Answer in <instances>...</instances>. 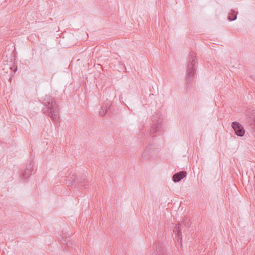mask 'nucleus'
<instances>
[{"mask_svg": "<svg viewBox=\"0 0 255 255\" xmlns=\"http://www.w3.org/2000/svg\"><path fill=\"white\" fill-rule=\"evenodd\" d=\"M33 169V165L32 164L31 161H30V163L26 166V169L22 173V178L27 179L32 174Z\"/></svg>", "mask_w": 255, "mask_h": 255, "instance_id": "0eeeda50", "label": "nucleus"}, {"mask_svg": "<svg viewBox=\"0 0 255 255\" xmlns=\"http://www.w3.org/2000/svg\"><path fill=\"white\" fill-rule=\"evenodd\" d=\"M111 106V104L110 102L107 103L105 104V105L103 106L99 111V114L100 116H104L106 114L108 110L110 108Z\"/></svg>", "mask_w": 255, "mask_h": 255, "instance_id": "1a4fd4ad", "label": "nucleus"}, {"mask_svg": "<svg viewBox=\"0 0 255 255\" xmlns=\"http://www.w3.org/2000/svg\"><path fill=\"white\" fill-rule=\"evenodd\" d=\"M86 182L85 181H84V180L83 181L81 182V184H82V186L83 185V186H86Z\"/></svg>", "mask_w": 255, "mask_h": 255, "instance_id": "4468645a", "label": "nucleus"}, {"mask_svg": "<svg viewBox=\"0 0 255 255\" xmlns=\"http://www.w3.org/2000/svg\"><path fill=\"white\" fill-rule=\"evenodd\" d=\"M237 12L234 10H231V12L229 13L228 18L230 21L235 20L237 18Z\"/></svg>", "mask_w": 255, "mask_h": 255, "instance_id": "9d476101", "label": "nucleus"}, {"mask_svg": "<svg viewBox=\"0 0 255 255\" xmlns=\"http://www.w3.org/2000/svg\"><path fill=\"white\" fill-rule=\"evenodd\" d=\"M150 150H151V149L149 147H146L144 149V151L143 152V153L141 154L142 159H145L147 158V157H148V155L150 152Z\"/></svg>", "mask_w": 255, "mask_h": 255, "instance_id": "9b49d317", "label": "nucleus"}, {"mask_svg": "<svg viewBox=\"0 0 255 255\" xmlns=\"http://www.w3.org/2000/svg\"><path fill=\"white\" fill-rule=\"evenodd\" d=\"M190 224L189 225V220L187 219H184L183 221L181 223H179L178 225H176L173 229V232L175 233V235H177L179 239H177L178 242H181L182 240V235H181V231L182 230L184 231V228L189 227Z\"/></svg>", "mask_w": 255, "mask_h": 255, "instance_id": "f03ea898", "label": "nucleus"}, {"mask_svg": "<svg viewBox=\"0 0 255 255\" xmlns=\"http://www.w3.org/2000/svg\"><path fill=\"white\" fill-rule=\"evenodd\" d=\"M153 249L154 251L153 253V255H166L165 253L164 248L162 243H156L154 245Z\"/></svg>", "mask_w": 255, "mask_h": 255, "instance_id": "20e7f679", "label": "nucleus"}, {"mask_svg": "<svg viewBox=\"0 0 255 255\" xmlns=\"http://www.w3.org/2000/svg\"><path fill=\"white\" fill-rule=\"evenodd\" d=\"M232 127L236 134L239 136H243L245 134V130L243 126L237 122L232 123Z\"/></svg>", "mask_w": 255, "mask_h": 255, "instance_id": "7ed1b4c3", "label": "nucleus"}, {"mask_svg": "<svg viewBox=\"0 0 255 255\" xmlns=\"http://www.w3.org/2000/svg\"><path fill=\"white\" fill-rule=\"evenodd\" d=\"M191 82V63L189 61L188 63L187 67V76L186 79V84L187 85V89H190V83Z\"/></svg>", "mask_w": 255, "mask_h": 255, "instance_id": "39448f33", "label": "nucleus"}, {"mask_svg": "<svg viewBox=\"0 0 255 255\" xmlns=\"http://www.w3.org/2000/svg\"><path fill=\"white\" fill-rule=\"evenodd\" d=\"M187 175V172L185 171H181L175 173L172 176V180L174 182H179Z\"/></svg>", "mask_w": 255, "mask_h": 255, "instance_id": "423d86ee", "label": "nucleus"}, {"mask_svg": "<svg viewBox=\"0 0 255 255\" xmlns=\"http://www.w3.org/2000/svg\"><path fill=\"white\" fill-rule=\"evenodd\" d=\"M161 127V122L159 120H156L155 123L151 127L150 129V134L153 135L157 132L159 128Z\"/></svg>", "mask_w": 255, "mask_h": 255, "instance_id": "6e6552de", "label": "nucleus"}, {"mask_svg": "<svg viewBox=\"0 0 255 255\" xmlns=\"http://www.w3.org/2000/svg\"><path fill=\"white\" fill-rule=\"evenodd\" d=\"M67 246H68V247H70V245H69V244H68V243H67Z\"/></svg>", "mask_w": 255, "mask_h": 255, "instance_id": "2eb2a0df", "label": "nucleus"}, {"mask_svg": "<svg viewBox=\"0 0 255 255\" xmlns=\"http://www.w3.org/2000/svg\"><path fill=\"white\" fill-rule=\"evenodd\" d=\"M190 56H191L190 53H189V58H190Z\"/></svg>", "mask_w": 255, "mask_h": 255, "instance_id": "dca6fc26", "label": "nucleus"}, {"mask_svg": "<svg viewBox=\"0 0 255 255\" xmlns=\"http://www.w3.org/2000/svg\"><path fill=\"white\" fill-rule=\"evenodd\" d=\"M77 181H78V179H77V180L76 179V180H75V182H77Z\"/></svg>", "mask_w": 255, "mask_h": 255, "instance_id": "f3484780", "label": "nucleus"}, {"mask_svg": "<svg viewBox=\"0 0 255 255\" xmlns=\"http://www.w3.org/2000/svg\"><path fill=\"white\" fill-rule=\"evenodd\" d=\"M42 103L45 106L42 109L43 113L48 116L53 123L59 124L60 110L55 99L51 96L46 95L43 98Z\"/></svg>", "mask_w": 255, "mask_h": 255, "instance_id": "f257e3e1", "label": "nucleus"}, {"mask_svg": "<svg viewBox=\"0 0 255 255\" xmlns=\"http://www.w3.org/2000/svg\"><path fill=\"white\" fill-rule=\"evenodd\" d=\"M76 177L74 175H72L69 179L67 181L66 184H67L69 186H72L73 185V183L75 182Z\"/></svg>", "mask_w": 255, "mask_h": 255, "instance_id": "f8f14e48", "label": "nucleus"}, {"mask_svg": "<svg viewBox=\"0 0 255 255\" xmlns=\"http://www.w3.org/2000/svg\"><path fill=\"white\" fill-rule=\"evenodd\" d=\"M195 61L194 59H193V57H192V76L194 75V72H196V65H195Z\"/></svg>", "mask_w": 255, "mask_h": 255, "instance_id": "ddd939ff", "label": "nucleus"}]
</instances>
